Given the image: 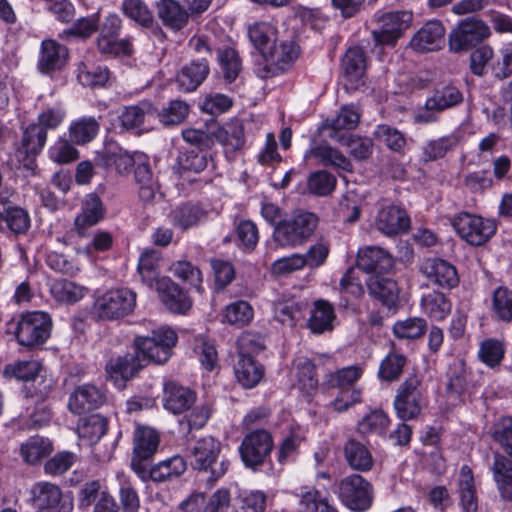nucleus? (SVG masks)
Instances as JSON below:
<instances>
[{"instance_id": "a878e982", "label": "nucleus", "mask_w": 512, "mask_h": 512, "mask_svg": "<svg viewBox=\"0 0 512 512\" xmlns=\"http://www.w3.org/2000/svg\"><path fill=\"white\" fill-rule=\"evenodd\" d=\"M369 294L379 300L384 306L392 308L397 304L399 288L391 278L384 275H372L366 280Z\"/></svg>"}, {"instance_id": "680f3d73", "label": "nucleus", "mask_w": 512, "mask_h": 512, "mask_svg": "<svg viewBox=\"0 0 512 512\" xmlns=\"http://www.w3.org/2000/svg\"><path fill=\"white\" fill-rule=\"evenodd\" d=\"M297 381L301 390L312 394L318 387L315 365L307 358H299L296 361Z\"/></svg>"}, {"instance_id": "7c9ffc66", "label": "nucleus", "mask_w": 512, "mask_h": 512, "mask_svg": "<svg viewBox=\"0 0 512 512\" xmlns=\"http://www.w3.org/2000/svg\"><path fill=\"white\" fill-rule=\"evenodd\" d=\"M102 161L105 167L115 169L120 175L128 174L133 165L141 162L140 157L135 159L128 151L117 145H109L105 149Z\"/></svg>"}, {"instance_id": "c85d7f7f", "label": "nucleus", "mask_w": 512, "mask_h": 512, "mask_svg": "<svg viewBox=\"0 0 512 512\" xmlns=\"http://www.w3.org/2000/svg\"><path fill=\"white\" fill-rule=\"evenodd\" d=\"M104 217L101 199L95 194H89L83 204L82 212L75 219V228L79 235H85V229L96 225Z\"/></svg>"}, {"instance_id": "412c9836", "label": "nucleus", "mask_w": 512, "mask_h": 512, "mask_svg": "<svg viewBox=\"0 0 512 512\" xmlns=\"http://www.w3.org/2000/svg\"><path fill=\"white\" fill-rule=\"evenodd\" d=\"M105 402L104 393L94 385L84 384L75 389L68 402L69 410L74 414H83L99 408Z\"/></svg>"}, {"instance_id": "4468645a", "label": "nucleus", "mask_w": 512, "mask_h": 512, "mask_svg": "<svg viewBox=\"0 0 512 512\" xmlns=\"http://www.w3.org/2000/svg\"><path fill=\"white\" fill-rule=\"evenodd\" d=\"M393 266L392 256L380 247L370 246L358 251L355 268L369 274V276L385 275Z\"/></svg>"}, {"instance_id": "a18cd8bd", "label": "nucleus", "mask_w": 512, "mask_h": 512, "mask_svg": "<svg viewBox=\"0 0 512 512\" xmlns=\"http://www.w3.org/2000/svg\"><path fill=\"white\" fill-rule=\"evenodd\" d=\"M3 223L14 234H25L30 228V217L21 207H3V211H0V229H3Z\"/></svg>"}, {"instance_id": "bb28decb", "label": "nucleus", "mask_w": 512, "mask_h": 512, "mask_svg": "<svg viewBox=\"0 0 512 512\" xmlns=\"http://www.w3.org/2000/svg\"><path fill=\"white\" fill-rule=\"evenodd\" d=\"M210 67L207 59L195 60L184 66L177 74L176 82L185 92L194 91L207 78Z\"/></svg>"}, {"instance_id": "c756f323", "label": "nucleus", "mask_w": 512, "mask_h": 512, "mask_svg": "<svg viewBox=\"0 0 512 512\" xmlns=\"http://www.w3.org/2000/svg\"><path fill=\"white\" fill-rule=\"evenodd\" d=\"M298 55V46L293 41L274 43L268 51L263 52L264 59L276 65L281 71H285L297 59Z\"/></svg>"}, {"instance_id": "b1692460", "label": "nucleus", "mask_w": 512, "mask_h": 512, "mask_svg": "<svg viewBox=\"0 0 512 512\" xmlns=\"http://www.w3.org/2000/svg\"><path fill=\"white\" fill-rule=\"evenodd\" d=\"M156 13L162 24L173 31L182 30L189 21V12L176 0H160Z\"/></svg>"}, {"instance_id": "5701e85b", "label": "nucleus", "mask_w": 512, "mask_h": 512, "mask_svg": "<svg viewBox=\"0 0 512 512\" xmlns=\"http://www.w3.org/2000/svg\"><path fill=\"white\" fill-rule=\"evenodd\" d=\"M359 121V108L354 104L344 105L331 121L328 136L336 142H343L351 134L350 131L358 126Z\"/></svg>"}, {"instance_id": "f257e3e1", "label": "nucleus", "mask_w": 512, "mask_h": 512, "mask_svg": "<svg viewBox=\"0 0 512 512\" xmlns=\"http://www.w3.org/2000/svg\"><path fill=\"white\" fill-rule=\"evenodd\" d=\"M319 223L316 214L296 210L281 220L273 229L272 239L282 248H294L306 243L314 234Z\"/></svg>"}, {"instance_id": "1a4fd4ad", "label": "nucleus", "mask_w": 512, "mask_h": 512, "mask_svg": "<svg viewBox=\"0 0 512 512\" xmlns=\"http://www.w3.org/2000/svg\"><path fill=\"white\" fill-rule=\"evenodd\" d=\"M489 36L490 29L482 20L468 17L449 34V49L454 53L467 51Z\"/></svg>"}, {"instance_id": "4d7b16f0", "label": "nucleus", "mask_w": 512, "mask_h": 512, "mask_svg": "<svg viewBox=\"0 0 512 512\" xmlns=\"http://www.w3.org/2000/svg\"><path fill=\"white\" fill-rule=\"evenodd\" d=\"M248 35L254 46L263 55L274 44L276 38V29L267 22L256 23L249 27Z\"/></svg>"}, {"instance_id": "aec40b11", "label": "nucleus", "mask_w": 512, "mask_h": 512, "mask_svg": "<svg viewBox=\"0 0 512 512\" xmlns=\"http://www.w3.org/2000/svg\"><path fill=\"white\" fill-rule=\"evenodd\" d=\"M134 180L139 200L143 205H152L161 198L160 186L147 161L137 162L134 169Z\"/></svg>"}, {"instance_id": "774afa93", "label": "nucleus", "mask_w": 512, "mask_h": 512, "mask_svg": "<svg viewBox=\"0 0 512 512\" xmlns=\"http://www.w3.org/2000/svg\"><path fill=\"white\" fill-rule=\"evenodd\" d=\"M336 177L324 170L312 173L307 182L310 193L318 196H327L332 193L336 187Z\"/></svg>"}, {"instance_id": "69168bd1", "label": "nucleus", "mask_w": 512, "mask_h": 512, "mask_svg": "<svg viewBox=\"0 0 512 512\" xmlns=\"http://www.w3.org/2000/svg\"><path fill=\"white\" fill-rule=\"evenodd\" d=\"M505 355V347L502 342L495 339H487L481 342L478 357L486 366L497 368Z\"/></svg>"}, {"instance_id": "dca6fc26", "label": "nucleus", "mask_w": 512, "mask_h": 512, "mask_svg": "<svg viewBox=\"0 0 512 512\" xmlns=\"http://www.w3.org/2000/svg\"><path fill=\"white\" fill-rule=\"evenodd\" d=\"M410 223V217L406 210L394 204L380 208L375 221L377 229L387 236L407 232L410 228Z\"/></svg>"}, {"instance_id": "5fc2aeb1", "label": "nucleus", "mask_w": 512, "mask_h": 512, "mask_svg": "<svg viewBox=\"0 0 512 512\" xmlns=\"http://www.w3.org/2000/svg\"><path fill=\"white\" fill-rule=\"evenodd\" d=\"M205 212L195 204H183L172 212V220L175 226L187 230L205 218Z\"/></svg>"}, {"instance_id": "cd10ccee", "label": "nucleus", "mask_w": 512, "mask_h": 512, "mask_svg": "<svg viewBox=\"0 0 512 512\" xmlns=\"http://www.w3.org/2000/svg\"><path fill=\"white\" fill-rule=\"evenodd\" d=\"M342 70L347 80L357 87L366 70V56L361 47L349 48L342 60Z\"/></svg>"}, {"instance_id": "de8ad7c7", "label": "nucleus", "mask_w": 512, "mask_h": 512, "mask_svg": "<svg viewBox=\"0 0 512 512\" xmlns=\"http://www.w3.org/2000/svg\"><path fill=\"white\" fill-rule=\"evenodd\" d=\"M345 456L350 466L359 471L372 468L373 459L368 449L360 442L350 439L344 446Z\"/></svg>"}, {"instance_id": "20e7f679", "label": "nucleus", "mask_w": 512, "mask_h": 512, "mask_svg": "<svg viewBox=\"0 0 512 512\" xmlns=\"http://www.w3.org/2000/svg\"><path fill=\"white\" fill-rule=\"evenodd\" d=\"M52 320L41 311L26 313L15 323L14 334L22 346L32 347L43 344L50 336Z\"/></svg>"}, {"instance_id": "c9c22d12", "label": "nucleus", "mask_w": 512, "mask_h": 512, "mask_svg": "<svg viewBox=\"0 0 512 512\" xmlns=\"http://www.w3.org/2000/svg\"><path fill=\"white\" fill-rule=\"evenodd\" d=\"M309 156L324 166H332L346 172L352 171L350 160L343 153L328 145H318L312 148L309 151Z\"/></svg>"}, {"instance_id": "864d4df0", "label": "nucleus", "mask_w": 512, "mask_h": 512, "mask_svg": "<svg viewBox=\"0 0 512 512\" xmlns=\"http://www.w3.org/2000/svg\"><path fill=\"white\" fill-rule=\"evenodd\" d=\"M215 137L228 150H238L244 145L243 125L238 120L231 121L219 128Z\"/></svg>"}, {"instance_id": "6ab92c4d", "label": "nucleus", "mask_w": 512, "mask_h": 512, "mask_svg": "<svg viewBox=\"0 0 512 512\" xmlns=\"http://www.w3.org/2000/svg\"><path fill=\"white\" fill-rule=\"evenodd\" d=\"M68 49L53 39L43 40L37 62L38 70L43 74L60 71L68 60Z\"/></svg>"}, {"instance_id": "bf43d9fd", "label": "nucleus", "mask_w": 512, "mask_h": 512, "mask_svg": "<svg viewBox=\"0 0 512 512\" xmlns=\"http://www.w3.org/2000/svg\"><path fill=\"white\" fill-rule=\"evenodd\" d=\"M447 391L456 396L463 394L468 387V372L463 360H454L447 373Z\"/></svg>"}, {"instance_id": "09e8293b", "label": "nucleus", "mask_w": 512, "mask_h": 512, "mask_svg": "<svg viewBox=\"0 0 512 512\" xmlns=\"http://www.w3.org/2000/svg\"><path fill=\"white\" fill-rule=\"evenodd\" d=\"M406 364V356L396 351H391L380 362L378 377L385 382L396 381L402 375Z\"/></svg>"}, {"instance_id": "0e129e2a", "label": "nucleus", "mask_w": 512, "mask_h": 512, "mask_svg": "<svg viewBox=\"0 0 512 512\" xmlns=\"http://www.w3.org/2000/svg\"><path fill=\"white\" fill-rule=\"evenodd\" d=\"M77 79L83 86H104L109 79V71L106 67L89 66L86 63H80L78 66Z\"/></svg>"}, {"instance_id": "3c124183", "label": "nucleus", "mask_w": 512, "mask_h": 512, "mask_svg": "<svg viewBox=\"0 0 512 512\" xmlns=\"http://www.w3.org/2000/svg\"><path fill=\"white\" fill-rule=\"evenodd\" d=\"M463 101V95L455 86H445L434 91L427 99V107L442 112L452 108Z\"/></svg>"}, {"instance_id": "052dcab7", "label": "nucleus", "mask_w": 512, "mask_h": 512, "mask_svg": "<svg viewBox=\"0 0 512 512\" xmlns=\"http://www.w3.org/2000/svg\"><path fill=\"white\" fill-rule=\"evenodd\" d=\"M458 143L459 137L456 134L431 140L423 147V160L429 162L442 158L447 151L456 147Z\"/></svg>"}, {"instance_id": "f03ea898", "label": "nucleus", "mask_w": 512, "mask_h": 512, "mask_svg": "<svg viewBox=\"0 0 512 512\" xmlns=\"http://www.w3.org/2000/svg\"><path fill=\"white\" fill-rule=\"evenodd\" d=\"M177 342V335L171 328H159L151 336H137L134 345L141 363L153 361L165 363L171 357V350Z\"/></svg>"}, {"instance_id": "f704fd0d", "label": "nucleus", "mask_w": 512, "mask_h": 512, "mask_svg": "<svg viewBox=\"0 0 512 512\" xmlns=\"http://www.w3.org/2000/svg\"><path fill=\"white\" fill-rule=\"evenodd\" d=\"M451 302L441 292L431 291L421 298L423 312L432 320L441 321L451 312Z\"/></svg>"}, {"instance_id": "72a5a7b5", "label": "nucleus", "mask_w": 512, "mask_h": 512, "mask_svg": "<svg viewBox=\"0 0 512 512\" xmlns=\"http://www.w3.org/2000/svg\"><path fill=\"white\" fill-rule=\"evenodd\" d=\"M50 292L57 302L74 304L84 297L88 289L73 281L61 278L56 279L51 284Z\"/></svg>"}, {"instance_id": "ea45409f", "label": "nucleus", "mask_w": 512, "mask_h": 512, "mask_svg": "<svg viewBox=\"0 0 512 512\" xmlns=\"http://www.w3.org/2000/svg\"><path fill=\"white\" fill-rule=\"evenodd\" d=\"M160 252L157 250L144 251L138 263V272L142 281L149 287H157V282L162 279L159 272Z\"/></svg>"}, {"instance_id": "8fccbe9b", "label": "nucleus", "mask_w": 512, "mask_h": 512, "mask_svg": "<svg viewBox=\"0 0 512 512\" xmlns=\"http://www.w3.org/2000/svg\"><path fill=\"white\" fill-rule=\"evenodd\" d=\"M363 369L353 365L341 368L335 372L326 375L324 384L328 388H338L339 390L355 388L354 384L361 378Z\"/></svg>"}, {"instance_id": "58836bf2", "label": "nucleus", "mask_w": 512, "mask_h": 512, "mask_svg": "<svg viewBox=\"0 0 512 512\" xmlns=\"http://www.w3.org/2000/svg\"><path fill=\"white\" fill-rule=\"evenodd\" d=\"M254 311L252 306L244 300H238L227 305L222 313V322L242 328L248 325L253 319Z\"/></svg>"}, {"instance_id": "a19ab883", "label": "nucleus", "mask_w": 512, "mask_h": 512, "mask_svg": "<svg viewBox=\"0 0 512 512\" xmlns=\"http://www.w3.org/2000/svg\"><path fill=\"white\" fill-rule=\"evenodd\" d=\"M100 129L99 122L94 117H82L69 126V136L73 143L78 145L92 141Z\"/></svg>"}, {"instance_id": "4c0bfd02", "label": "nucleus", "mask_w": 512, "mask_h": 512, "mask_svg": "<svg viewBox=\"0 0 512 512\" xmlns=\"http://www.w3.org/2000/svg\"><path fill=\"white\" fill-rule=\"evenodd\" d=\"M390 425L387 414L382 410H374L365 415L357 424V431L363 436L385 437Z\"/></svg>"}, {"instance_id": "37998d69", "label": "nucleus", "mask_w": 512, "mask_h": 512, "mask_svg": "<svg viewBox=\"0 0 512 512\" xmlns=\"http://www.w3.org/2000/svg\"><path fill=\"white\" fill-rule=\"evenodd\" d=\"M220 445L213 437H204L189 447L190 454L195 458L198 469H207L219 453Z\"/></svg>"}, {"instance_id": "e433bc0d", "label": "nucleus", "mask_w": 512, "mask_h": 512, "mask_svg": "<svg viewBox=\"0 0 512 512\" xmlns=\"http://www.w3.org/2000/svg\"><path fill=\"white\" fill-rule=\"evenodd\" d=\"M309 156L324 166H332L346 172L352 171L350 160L343 153L328 145H318L312 148L309 151Z\"/></svg>"}, {"instance_id": "393cba45", "label": "nucleus", "mask_w": 512, "mask_h": 512, "mask_svg": "<svg viewBox=\"0 0 512 512\" xmlns=\"http://www.w3.org/2000/svg\"><path fill=\"white\" fill-rule=\"evenodd\" d=\"M195 401V394L188 388L170 381L164 385V408L173 414H181L188 410Z\"/></svg>"}, {"instance_id": "9b49d317", "label": "nucleus", "mask_w": 512, "mask_h": 512, "mask_svg": "<svg viewBox=\"0 0 512 512\" xmlns=\"http://www.w3.org/2000/svg\"><path fill=\"white\" fill-rule=\"evenodd\" d=\"M412 22V13L408 11L389 12L377 19L378 27L372 31L376 44L394 45Z\"/></svg>"}, {"instance_id": "0eeeda50", "label": "nucleus", "mask_w": 512, "mask_h": 512, "mask_svg": "<svg viewBox=\"0 0 512 512\" xmlns=\"http://www.w3.org/2000/svg\"><path fill=\"white\" fill-rule=\"evenodd\" d=\"M32 504L38 510L53 512H72L74 498L71 491L62 492L59 486L52 482H36L31 490Z\"/></svg>"}, {"instance_id": "6e6d98bb", "label": "nucleus", "mask_w": 512, "mask_h": 512, "mask_svg": "<svg viewBox=\"0 0 512 512\" xmlns=\"http://www.w3.org/2000/svg\"><path fill=\"white\" fill-rule=\"evenodd\" d=\"M121 8L126 17L142 27L149 28L153 25V13L144 0H123Z\"/></svg>"}, {"instance_id": "f8f14e48", "label": "nucleus", "mask_w": 512, "mask_h": 512, "mask_svg": "<svg viewBox=\"0 0 512 512\" xmlns=\"http://www.w3.org/2000/svg\"><path fill=\"white\" fill-rule=\"evenodd\" d=\"M420 273L429 283L442 289H452L459 284L457 269L441 258H426L419 265Z\"/></svg>"}, {"instance_id": "e2e57ef3", "label": "nucleus", "mask_w": 512, "mask_h": 512, "mask_svg": "<svg viewBox=\"0 0 512 512\" xmlns=\"http://www.w3.org/2000/svg\"><path fill=\"white\" fill-rule=\"evenodd\" d=\"M217 59L225 80L233 82L242 69L238 53L233 48L226 47L218 51Z\"/></svg>"}, {"instance_id": "79ce46f5", "label": "nucleus", "mask_w": 512, "mask_h": 512, "mask_svg": "<svg viewBox=\"0 0 512 512\" xmlns=\"http://www.w3.org/2000/svg\"><path fill=\"white\" fill-rule=\"evenodd\" d=\"M152 110V105L149 102L125 106L119 114L121 126L126 130L140 129L145 119L151 115Z\"/></svg>"}, {"instance_id": "ddd939ff", "label": "nucleus", "mask_w": 512, "mask_h": 512, "mask_svg": "<svg viewBox=\"0 0 512 512\" xmlns=\"http://www.w3.org/2000/svg\"><path fill=\"white\" fill-rule=\"evenodd\" d=\"M273 440L266 430H256L245 436L239 451L246 466L254 467L262 464L270 454Z\"/></svg>"}, {"instance_id": "c03bdc74", "label": "nucleus", "mask_w": 512, "mask_h": 512, "mask_svg": "<svg viewBox=\"0 0 512 512\" xmlns=\"http://www.w3.org/2000/svg\"><path fill=\"white\" fill-rule=\"evenodd\" d=\"M334 319L333 306L326 300H317L309 318V327L314 333H323L332 329Z\"/></svg>"}, {"instance_id": "4be33fe9", "label": "nucleus", "mask_w": 512, "mask_h": 512, "mask_svg": "<svg viewBox=\"0 0 512 512\" xmlns=\"http://www.w3.org/2000/svg\"><path fill=\"white\" fill-rule=\"evenodd\" d=\"M144 365L138 354H126L111 358L105 365V371L116 384L123 385L124 382L134 377Z\"/></svg>"}, {"instance_id": "423d86ee", "label": "nucleus", "mask_w": 512, "mask_h": 512, "mask_svg": "<svg viewBox=\"0 0 512 512\" xmlns=\"http://www.w3.org/2000/svg\"><path fill=\"white\" fill-rule=\"evenodd\" d=\"M264 346L247 335L239 340L238 361L235 365V376L239 383L245 388L256 386L263 377L262 366L259 365L251 353L263 350Z\"/></svg>"}, {"instance_id": "2eb2a0df", "label": "nucleus", "mask_w": 512, "mask_h": 512, "mask_svg": "<svg viewBox=\"0 0 512 512\" xmlns=\"http://www.w3.org/2000/svg\"><path fill=\"white\" fill-rule=\"evenodd\" d=\"M339 498L350 510L363 512L372 505V485L370 482H339Z\"/></svg>"}, {"instance_id": "9d476101", "label": "nucleus", "mask_w": 512, "mask_h": 512, "mask_svg": "<svg viewBox=\"0 0 512 512\" xmlns=\"http://www.w3.org/2000/svg\"><path fill=\"white\" fill-rule=\"evenodd\" d=\"M397 416L402 420L416 418L422 409L421 380L413 375L408 377L398 388L394 400Z\"/></svg>"}, {"instance_id": "603ef678", "label": "nucleus", "mask_w": 512, "mask_h": 512, "mask_svg": "<svg viewBox=\"0 0 512 512\" xmlns=\"http://www.w3.org/2000/svg\"><path fill=\"white\" fill-rule=\"evenodd\" d=\"M79 462L80 459L77 454L70 451H61L45 462L44 471L48 476L60 477L76 467Z\"/></svg>"}, {"instance_id": "6e6552de", "label": "nucleus", "mask_w": 512, "mask_h": 512, "mask_svg": "<svg viewBox=\"0 0 512 512\" xmlns=\"http://www.w3.org/2000/svg\"><path fill=\"white\" fill-rule=\"evenodd\" d=\"M159 441V433L151 427L138 426L134 431L131 468L142 480L147 475L146 461L156 452Z\"/></svg>"}, {"instance_id": "a211bd4d", "label": "nucleus", "mask_w": 512, "mask_h": 512, "mask_svg": "<svg viewBox=\"0 0 512 512\" xmlns=\"http://www.w3.org/2000/svg\"><path fill=\"white\" fill-rule=\"evenodd\" d=\"M445 27L438 20L426 22L412 37L410 46L417 52L436 51L443 47Z\"/></svg>"}, {"instance_id": "49530a36", "label": "nucleus", "mask_w": 512, "mask_h": 512, "mask_svg": "<svg viewBox=\"0 0 512 512\" xmlns=\"http://www.w3.org/2000/svg\"><path fill=\"white\" fill-rule=\"evenodd\" d=\"M186 462L181 456H173L147 470L149 480H169L180 477L186 470Z\"/></svg>"}, {"instance_id": "338daca9", "label": "nucleus", "mask_w": 512, "mask_h": 512, "mask_svg": "<svg viewBox=\"0 0 512 512\" xmlns=\"http://www.w3.org/2000/svg\"><path fill=\"white\" fill-rule=\"evenodd\" d=\"M169 271L180 280L187 282L195 287L198 292L202 291V273L200 269L192 263L180 260L171 264Z\"/></svg>"}, {"instance_id": "13d9d810", "label": "nucleus", "mask_w": 512, "mask_h": 512, "mask_svg": "<svg viewBox=\"0 0 512 512\" xmlns=\"http://www.w3.org/2000/svg\"><path fill=\"white\" fill-rule=\"evenodd\" d=\"M492 311L503 322H512V290L499 286L492 294Z\"/></svg>"}, {"instance_id": "2f4dec72", "label": "nucleus", "mask_w": 512, "mask_h": 512, "mask_svg": "<svg viewBox=\"0 0 512 512\" xmlns=\"http://www.w3.org/2000/svg\"><path fill=\"white\" fill-rule=\"evenodd\" d=\"M53 451L52 442L42 436H31L20 446V455L30 465L38 464Z\"/></svg>"}, {"instance_id": "7ed1b4c3", "label": "nucleus", "mask_w": 512, "mask_h": 512, "mask_svg": "<svg viewBox=\"0 0 512 512\" xmlns=\"http://www.w3.org/2000/svg\"><path fill=\"white\" fill-rule=\"evenodd\" d=\"M136 294L129 289H113L96 298L94 314L101 320H118L135 308Z\"/></svg>"}, {"instance_id": "39448f33", "label": "nucleus", "mask_w": 512, "mask_h": 512, "mask_svg": "<svg viewBox=\"0 0 512 512\" xmlns=\"http://www.w3.org/2000/svg\"><path fill=\"white\" fill-rule=\"evenodd\" d=\"M451 225L456 233L473 246L485 244L496 232L493 220L468 212H460L451 219Z\"/></svg>"}, {"instance_id": "473e14b6", "label": "nucleus", "mask_w": 512, "mask_h": 512, "mask_svg": "<svg viewBox=\"0 0 512 512\" xmlns=\"http://www.w3.org/2000/svg\"><path fill=\"white\" fill-rule=\"evenodd\" d=\"M47 140V132L41 125L35 123L30 124L23 131L21 144L18 147V152L23 154L25 157L37 156Z\"/></svg>"}, {"instance_id": "f3484780", "label": "nucleus", "mask_w": 512, "mask_h": 512, "mask_svg": "<svg viewBox=\"0 0 512 512\" xmlns=\"http://www.w3.org/2000/svg\"><path fill=\"white\" fill-rule=\"evenodd\" d=\"M161 302L173 313L183 314L191 308L187 293L169 277L163 276L155 288Z\"/></svg>"}]
</instances>
